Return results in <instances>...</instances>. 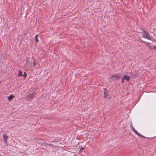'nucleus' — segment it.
<instances>
[{
    "mask_svg": "<svg viewBox=\"0 0 156 156\" xmlns=\"http://www.w3.org/2000/svg\"><path fill=\"white\" fill-rule=\"evenodd\" d=\"M120 78V75L119 74L112 75L110 77L111 79L113 80H116L117 79Z\"/></svg>",
    "mask_w": 156,
    "mask_h": 156,
    "instance_id": "nucleus-1",
    "label": "nucleus"
},
{
    "mask_svg": "<svg viewBox=\"0 0 156 156\" xmlns=\"http://www.w3.org/2000/svg\"><path fill=\"white\" fill-rule=\"evenodd\" d=\"M104 89L105 90L104 93L105 98L108 99H110V97L108 95V90L105 88H104Z\"/></svg>",
    "mask_w": 156,
    "mask_h": 156,
    "instance_id": "nucleus-2",
    "label": "nucleus"
},
{
    "mask_svg": "<svg viewBox=\"0 0 156 156\" xmlns=\"http://www.w3.org/2000/svg\"><path fill=\"white\" fill-rule=\"evenodd\" d=\"M143 37L148 40H151V39L149 34L145 31H144L143 33Z\"/></svg>",
    "mask_w": 156,
    "mask_h": 156,
    "instance_id": "nucleus-3",
    "label": "nucleus"
},
{
    "mask_svg": "<svg viewBox=\"0 0 156 156\" xmlns=\"http://www.w3.org/2000/svg\"><path fill=\"white\" fill-rule=\"evenodd\" d=\"M130 126L131 127L132 130L134 131V132H135V133L137 135H138L139 136H140L142 137L143 138H144L145 137L144 136H143L141 135L140 133H139L137 131L135 130L132 124H131V125Z\"/></svg>",
    "mask_w": 156,
    "mask_h": 156,
    "instance_id": "nucleus-4",
    "label": "nucleus"
},
{
    "mask_svg": "<svg viewBox=\"0 0 156 156\" xmlns=\"http://www.w3.org/2000/svg\"><path fill=\"white\" fill-rule=\"evenodd\" d=\"M130 77L129 76H127L126 75H124L123 77V80H126L127 81H128L129 80Z\"/></svg>",
    "mask_w": 156,
    "mask_h": 156,
    "instance_id": "nucleus-5",
    "label": "nucleus"
},
{
    "mask_svg": "<svg viewBox=\"0 0 156 156\" xmlns=\"http://www.w3.org/2000/svg\"><path fill=\"white\" fill-rule=\"evenodd\" d=\"M15 97V96L13 95L12 94H11L8 97V100L9 101H11L12 99L14 98Z\"/></svg>",
    "mask_w": 156,
    "mask_h": 156,
    "instance_id": "nucleus-6",
    "label": "nucleus"
},
{
    "mask_svg": "<svg viewBox=\"0 0 156 156\" xmlns=\"http://www.w3.org/2000/svg\"><path fill=\"white\" fill-rule=\"evenodd\" d=\"M143 43H145V42L144 41H143ZM146 45L149 48L151 49H152L153 47L152 46H151V45H149V44L148 43L146 42Z\"/></svg>",
    "mask_w": 156,
    "mask_h": 156,
    "instance_id": "nucleus-7",
    "label": "nucleus"
},
{
    "mask_svg": "<svg viewBox=\"0 0 156 156\" xmlns=\"http://www.w3.org/2000/svg\"><path fill=\"white\" fill-rule=\"evenodd\" d=\"M35 93L33 92L31 94H30L28 96V97L30 98H31L34 95Z\"/></svg>",
    "mask_w": 156,
    "mask_h": 156,
    "instance_id": "nucleus-8",
    "label": "nucleus"
},
{
    "mask_svg": "<svg viewBox=\"0 0 156 156\" xmlns=\"http://www.w3.org/2000/svg\"><path fill=\"white\" fill-rule=\"evenodd\" d=\"M5 134L6 133H4L3 135V138L5 140H6V139H7L8 138V136Z\"/></svg>",
    "mask_w": 156,
    "mask_h": 156,
    "instance_id": "nucleus-9",
    "label": "nucleus"
},
{
    "mask_svg": "<svg viewBox=\"0 0 156 156\" xmlns=\"http://www.w3.org/2000/svg\"><path fill=\"white\" fill-rule=\"evenodd\" d=\"M38 35H36L35 37V41L36 42H38V40L37 38Z\"/></svg>",
    "mask_w": 156,
    "mask_h": 156,
    "instance_id": "nucleus-10",
    "label": "nucleus"
},
{
    "mask_svg": "<svg viewBox=\"0 0 156 156\" xmlns=\"http://www.w3.org/2000/svg\"><path fill=\"white\" fill-rule=\"evenodd\" d=\"M23 76L22 75V72L21 71L19 70V73L18 74V76Z\"/></svg>",
    "mask_w": 156,
    "mask_h": 156,
    "instance_id": "nucleus-11",
    "label": "nucleus"
},
{
    "mask_svg": "<svg viewBox=\"0 0 156 156\" xmlns=\"http://www.w3.org/2000/svg\"><path fill=\"white\" fill-rule=\"evenodd\" d=\"M44 145L45 146L46 145H49L50 146H53V145L52 144H42V145Z\"/></svg>",
    "mask_w": 156,
    "mask_h": 156,
    "instance_id": "nucleus-12",
    "label": "nucleus"
},
{
    "mask_svg": "<svg viewBox=\"0 0 156 156\" xmlns=\"http://www.w3.org/2000/svg\"><path fill=\"white\" fill-rule=\"evenodd\" d=\"M27 74L26 73V72H24V74L23 75V76L25 78L27 76Z\"/></svg>",
    "mask_w": 156,
    "mask_h": 156,
    "instance_id": "nucleus-13",
    "label": "nucleus"
},
{
    "mask_svg": "<svg viewBox=\"0 0 156 156\" xmlns=\"http://www.w3.org/2000/svg\"><path fill=\"white\" fill-rule=\"evenodd\" d=\"M35 65H36V63H35V61H34L33 62L34 67L35 66Z\"/></svg>",
    "mask_w": 156,
    "mask_h": 156,
    "instance_id": "nucleus-14",
    "label": "nucleus"
},
{
    "mask_svg": "<svg viewBox=\"0 0 156 156\" xmlns=\"http://www.w3.org/2000/svg\"><path fill=\"white\" fill-rule=\"evenodd\" d=\"M124 80H123V78H122V80H121V83H122L124 82Z\"/></svg>",
    "mask_w": 156,
    "mask_h": 156,
    "instance_id": "nucleus-15",
    "label": "nucleus"
},
{
    "mask_svg": "<svg viewBox=\"0 0 156 156\" xmlns=\"http://www.w3.org/2000/svg\"><path fill=\"white\" fill-rule=\"evenodd\" d=\"M154 48L155 49V50L156 51V46H153Z\"/></svg>",
    "mask_w": 156,
    "mask_h": 156,
    "instance_id": "nucleus-16",
    "label": "nucleus"
},
{
    "mask_svg": "<svg viewBox=\"0 0 156 156\" xmlns=\"http://www.w3.org/2000/svg\"><path fill=\"white\" fill-rule=\"evenodd\" d=\"M7 139H6V140H5V143H7Z\"/></svg>",
    "mask_w": 156,
    "mask_h": 156,
    "instance_id": "nucleus-17",
    "label": "nucleus"
},
{
    "mask_svg": "<svg viewBox=\"0 0 156 156\" xmlns=\"http://www.w3.org/2000/svg\"><path fill=\"white\" fill-rule=\"evenodd\" d=\"M83 149V148H81L80 149V150H82Z\"/></svg>",
    "mask_w": 156,
    "mask_h": 156,
    "instance_id": "nucleus-18",
    "label": "nucleus"
},
{
    "mask_svg": "<svg viewBox=\"0 0 156 156\" xmlns=\"http://www.w3.org/2000/svg\"><path fill=\"white\" fill-rule=\"evenodd\" d=\"M0 156H2L0 155Z\"/></svg>",
    "mask_w": 156,
    "mask_h": 156,
    "instance_id": "nucleus-19",
    "label": "nucleus"
}]
</instances>
